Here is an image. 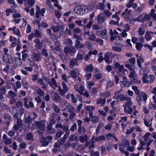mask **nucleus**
Here are the masks:
<instances>
[{
    "instance_id": "aec40b11",
    "label": "nucleus",
    "mask_w": 156,
    "mask_h": 156,
    "mask_svg": "<svg viewBox=\"0 0 156 156\" xmlns=\"http://www.w3.org/2000/svg\"><path fill=\"white\" fill-rule=\"evenodd\" d=\"M133 111V108L131 107L126 108V106H124V112L125 113L127 114H131Z\"/></svg>"
},
{
    "instance_id": "c03bdc74",
    "label": "nucleus",
    "mask_w": 156,
    "mask_h": 156,
    "mask_svg": "<svg viewBox=\"0 0 156 156\" xmlns=\"http://www.w3.org/2000/svg\"><path fill=\"white\" fill-rule=\"evenodd\" d=\"M109 33L110 35L111 36L110 40L111 41H113L115 39L116 37L115 36H113V32L112 29H110V31L109 32Z\"/></svg>"
},
{
    "instance_id": "c9c22d12",
    "label": "nucleus",
    "mask_w": 156,
    "mask_h": 156,
    "mask_svg": "<svg viewBox=\"0 0 156 156\" xmlns=\"http://www.w3.org/2000/svg\"><path fill=\"white\" fill-rule=\"evenodd\" d=\"M90 156H99V153L98 151L95 152L94 150H92L90 152Z\"/></svg>"
},
{
    "instance_id": "423d86ee",
    "label": "nucleus",
    "mask_w": 156,
    "mask_h": 156,
    "mask_svg": "<svg viewBox=\"0 0 156 156\" xmlns=\"http://www.w3.org/2000/svg\"><path fill=\"white\" fill-rule=\"evenodd\" d=\"M143 16V14L139 15L137 18L136 20L139 22H144L145 21H147L150 19V16L149 14H146L144 16Z\"/></svg>"
},
{
    "instance_id": "9b49d317",
    "label": "nucleus",
    "mask_w": 156,
    "mask_h": 156,
    "mask_svg": "<svg viewBox=\"0 0 156 156\" xmlns=\"http://www.w3.org/2000/svg\"><path fill=\"white\" fill-rule=\"evenodd\" d=\"M78 62L77 59L73 58L72 59L70 62L69 66L71 69L73 68L75 66V65H77Z\"/></svg>"
},
{
    "instance_id": "2f4dec72",
    "label": "nucleus",
    "mask_w": 156,
    "mask_h": 156,
    "mask_svg": "<svg viewBox=\"0 0 156 156\" xmlns=\"http://www.w3.org/2000/svg\"><path fill=\"white\" fill-rule=\"evenodd\" d=\"M112 49L113 51L118 52H120L122 51V48L117 46H112Z\"/></svg>"
},
{
    "instance_id": "e433bc0d",
    "label": "nucleus",
    "mask_w": 156,
    "mask_h": 156,
    "mask_svg": "<svg viewBox=\"0 0 156 156\" xmlns=\"http://www.w3.org/2000/svg\"><path fill=\"white\" fill-rule=\"evenodd\" d=\"M134 112L133 113V114L130 117L132 118L136 119L137 117V114L138 113V111L136 110L135 109H134Z\"/></svg>"
},
{
    "instance_id": "864d4df0",
    "label": "nucleus",
    "mask_w": 156,
    "mask_h": 156,
    "mask_svg": "<svg viewBox=\"0 0 156 156\" xmlns=\"http://www.w3.org/2000/svg\"><path fill=\"white\" fill-rule=\"evenodd\" d=\"M4 143L5 145L10 144L12 143V140L11 138H8L5 139L4 141Z\"/></svg>"
},
{
    "instance_id": "0eeeda50",
    "label": "nucleus",
    "mask_w": 156,
    "mask_h": 156,
    "mask_svg": "<svg viewBox=\"0 0 156 156\" xmlns=\"http://www.w3.org/2000/svg\"><path fill=\"white\" fill-rule=\"evenodd\" d=\"M105 16L103 13H100L97 16V21L99 24H102L105 21Z\"/></svg>"
},
{
    "instance_id": "1a4fd4ad",
    "label": "nucleus",
    "mask_w": 156,
    "mask_h": 156,
    "mask_svg": "<svg viewBox=\"0 0 156 156\" xmlns=\"http://www.w3.org/2000/svg\"><path fill=\"white\" fill-rule=\"evenodd\" d=\"M34 42L36 43L35 46L39 49H41L43 47L42 43L40 42V40L37 38L34 40Z\"/></svg>"
},
{
    "instance_id": "cd10ccee",
    "label": "nucleus",
    "mask_w": 156,
    "mask_h": 156,
    "mask_svg": "<svg viewBox=\"0 0 156 156\" xmlns=\"http://www.w3.org/2000/svg\"><path fill=\"white\" fill-rule=\"evenodd\" d=\"M29 101V99L27 97H25L24 99V105L25 107L27 109H28L29 108V106L27 103Z\"/></svg>"
},
{
    "instance_id": "39448f33",
    "label": "nucleus",
    "mask_w": 156,
    "mask_h": 156,
    "mask_svg": "<svg viewBox=\"0 0 156 156\" xmlns=\"http://www.w3.org/2000/svg\"><path fill=\"white\" fill-rule=\"evenodd\" d=\"M3 62L6 63L11 64L13 61V58L12 56L7 53H4L3 55Z\"/></svg>"
},
{
    "instance_id": "052dcab7",
    "label": "nucleus",
    "mask_w": 156,
    "mask_h": 156,
    "mask_svg": "<svg viewBox=\"0 0 156 156\" xmlns=\"http://www.w3.org/2000/svg\"><path fill=\"white\" fill-rule=\"evenodd\" d=\"M93 22V19H90L89 22L86 25V27L87 28H90Z\"/></svg>"
},
{
    "instance_id": "de8ad7c7",
    "label": "nucleus",
    "mask_w": 156,
    "mask_h": 156,
    "mask_svg": "<svg viewBox=\"0 0 156 156\" xmlns=\"http://www.w3.org/2000/svg\"><path fill=\"white\" fill-rule=\"evenodd\" d=\"M106 137L107 139H108L109 137H113L116 141H118V139L116 138V137L115 136H114L113 135H112V134L110 133H108Z\"/></svg>"
},
{
    "instance_id": "f257e3e1",
    "label": "nucleus",
    "mask_w": 156,
    "mask_h": 156,
    "mask_svg": "<svg viewBox=\"0 0 156 156\" xmlns=\"http://www.w3.org/2000/svg\"><path fill=\"white\" fill-rule=\"evenodd\" d=\"M132 89L134 91L135 93L137 95L136 100L138 105H140L142 102V99L144 102L146 101L147 97V95L143 92L140 91L137 87L132 86Z\"/></svg>"
},
{
    "instance_id": "58836bf2",
    "label": "nucleus",
    "mask_w": 156,
    "mask_h": 156,
    "mask_svg": "<svg viewBox=\"0 0 156 156\" xmlns=\"http://www.w3.org/2000/svg\"><path fill=\"white\" fill-rule=\"evenodd\" d=\"M145 38L147 41L150 40L151 39V37L148 31H147L146 33Z\"/></svg>"
},
{
    "instance_id": "412c9836",
    "label": "nucleus",
    "mask_w": 156,
    "mask_h": 156,
    "mask_svg": "<svg viewBox=\"0 0 156 156\" xmlns=\"http://www.w3.org/2000/svg\"><path fill=\"white\" fill-rule=\"evenodd\" d=\"M106 98H104L103 99H102L101 98H100L98 99L97 100V104H101V106H103L105 102Z\"/></svg>"
},
{
    "instance_id": "4468645a",
    "label": "nucleus",
    "mask_w": 156,
    "mask_h": 156,
    "mask_svg": "<svg viewBox=\"0 0 156 156\" xmlns=\"http://www.w3.org/2000/svg\"><path fill=\"white\" fill-rule=\"evenodd\" d=\"M54 99L55 101L56 102L59 101L60 103L62 102L63 100L61 99L59 94L57 93H55L54 95Z\"/></svg>"
},
{
    "instance_id": "a878e982",
    "label": "nucleus",
    "mask_w": 156,
    "mask_h": 156,
    "mask_svg": "<svg viewBox=\"0 0 156 156\" xmlns=\"http://www.w3.org/2000/svg\"><path fill=\"white\" fill-rule=\"evenodd\" d=\"M93 69V67L91 64H89L85 68L84 70L86 72H92Z\"/></svg>"
},
{
    "instance_id": "6e6552de",
    "label": "nucleus",
    "mask_w": 156,
    "mask_h": 156,
    "mask_svg": "<svg viewBox=\"0 0 156 156\" xmlns=\"http://www.w3.org/2000/svg\"><path fill=\"white\" fill-rule=\"evenodd\" d=\"M119 83L122 87H128L132 85L131 82L128 80L126 81H121Z\"/></svg>"
},
{
    "instance_id": "f704fd0d",
    "label": "nucleus",
    "mask_w": 156,
    "mask_h": 156,
    "mask_svg": "<svg viewBox=\"0 0 156 156\" xmlns=\"http://www.w3.org/2000/svg\"><path fill=\"white\" fill-rule=\"evenodd\" d=\"M29 65L31 66H34L35 65V60L34 59H29Z\"/></svg>"
},
{
    "instance_id": "13d9d810",
    "label": "nucleus",
    "mask_w": 156,
    "mask_h": 156,
    "mask_svg": "<svg viewBox=\"0 0 156 156\" xmlns=\"http://www.w3.org/2000/svg\"><path fill=\"white\" fill-rule=\"evenodd\" d=\"M37 93L40 96H42L43 95L44 93V92L41 89H38L37 90Z\"/></svg>"
},
{
    "instance_id": "5701e85b",
    "label": "nucleus",
    "mask_w": 156,
    "mask_h": 156,
    "mask_svg": "<svg viewBox=\"0 0 156 156\" xmlns=\"http://www.w3.org/2000/svg\"><path fill=\"white\" fill-rule=\"evenodd\" d=\"M51 124H49L47 126L48 132L50 133H54L55 132V129L52 127Z\"/></svg>"
},
{
    "instance_id": "8fccbe9b",
    "label": "nucleus",
    "mask_w": 156,
    "mask_h": 156,
    "mask_svg": "<svg viewBox=\"0 0 156 156\" xmlns=\"http://www.w3.org/2000/svg\"><path fill=\"white\" fill-rule=\"evenodd\" d=\"M138 34L140 35H143L145 33V30L142 28H140L138 29Z\"/></svg>"
},
{
    "instance_id": "3c124183",
    "label": "nucleus",
    "mask_w": 156,
    "mask_h": 156,
    "mask_svg": "<svg viewBox=\"0 0 156 156\" xmlns=\"http://www.w3.org/2000/svg\"><path fill=\"white\" fill-rule=\"evenodd\" d=\"M65 140L63 138H60L58 140V142L60 145H63L65 144Z\"/></svg>"
},
{
    "instance_id": "4c0bfd02",
    "label": "nucleus",
    "mask_w": 156,
    "mask_h": 156,
    "mask_svg": "<svg viewBox=\"0 0 156 156\" xmlns=\"http://www.w3.org/2000/svg\"><path fill=\"white\" fill-rule=\"evenodd\" d=\"M77 138V136L75 135H71L69 137V140L70 141H74Z\"/></svg>"
},
{
    "instance_id": "ddd939ff",
    "label": "nucleus",
    "mask_w": 156,
    "mask_h": 156,
    "mask_svg": "<svg viewBox=\"0 0 156 156\" xmlns=\"http://www.w3.org/2000/svg\"><path fill=\"white\" fill-rule=\"evenodd\" d=\"M75 47L76 48L79 49L83 48L84 46L80 41L76 40L75 41Z\"/></svg>"
},
{
    "instance_id": "7ed1b4c3",
    "label": "nucleus",
    "mask_w": 156,
    "mask_h": 156,
    "mask_svg": "<svg viewBox=\"0 0 156 156\" xmlns=\"http://www.w3.org/2000/svg\"><path fill=\"white\" fill-rule=\"evenodd\" d=\"M142 79L144 83H148L149 82L150 83H153L155 79V76L153 75H148L147 73L143 74Z\"/></svg>"
},
{
    "instance_id": "c85d7f7f",
    "label": "nucleus",
    "mask_w": 156,
    "mask_h": 156,
    "mask_svg": "<svg viewBox=\"0 0 156 156\" xmlns=\"http://www.w3.org/2000/svg\"><path fill=\"white\" fill-rule=\"evenodd\" d=\"M106 32V31L105 30L102 32L101 34V35L102 38L107 40L108 39V35Z\"/></svg>"
},
{
    "instance_id": "20e7f679",
    "label": "nucleus",
    "mask_w": 156,
    "mask_h": 156,
    "mask_svg": "<svg viewBox=\"0 0 156 156\" xmlns=\"http://www.w3.org/2000/svg\"><path fill=\"white\" fill-rule=\"evenodd\" d=\"M46 121L44 120L39 121H35V124L37 126L38 129L41 131H44L45 129V122Z\"/></svg>"
},
{
    "instance_id": "338daca9",
    "label": "nucleus",
    "mask_w": 156,
    "mask_h": 156,
    "mask_svg": "<svg viewBox=\"0 0 156 156\" xmlns=\"http://www.w3.org/2000/svg\"><path fill=\"white\" fill-rule=\"evenodd\" d=\"M149 108L155 110L156 109V104H152V103L150 104L149 105Z\"/></svg>"
},
{
    "instance_id": "680f3d73",
    "label": "nucleus",
    "mask_w": 156,
    "mask_h": 156,
    "mask_svg": "<svg viewBox=\"0 0 156 156\" xmlns=\"http://www.w3.org/2000/svg\"><path fill=\"white\" fill-rule=\"evenodd\" d=\"M77 147H78L77 148V149L78 151L84 150L85 148V147L83 146L82 145H78Z\"/></svg>"
},
{
    "instance_id": "5fc2aeb1",
    "label": "nucleus",
    "mask_w": 156,
    "mask_h": 156,
    "mask_svg": "<svg viewBox=\"0 0 156 156\" xmlns=\"http://www.w3.org/2000/svg\"><path fill=\"white\" fill-rule=\"evenodd\" d=\"M66 42L67 44L69 47H71L72 45V41L71 39L69 38H68L66 40Z\"/></svg>"
},
{
    "instance_id": "e2e57ef3",
    "label": "nucleus",
    "mask_w": 156,
    "mask_h": 156,
    "mask_svg": "<svg viewBox=\"0 0 156 156\" xmlns=\"http://www.w3.org/2000/svg\"><path fill=\"white\" fill-rule=\"evenodd\" d=\"M71 99L72 102L74 103H76L77 102V99L75 98L74 95L73 94H71Z\"/></svg>"
},
{
    "instance_id": "69168bd1",
    "label": "nucleus",
    "mask_w": 156,
    "mask_h": 156,
    "mask_svg": "<svg viewBox=\"0 0 156 156\" xmlns=\"http://www.w3.org/2000/svg\"><path fill=\"white\" fill-rule=\"evenodd\" d=\"M113 85V82L109 81L107 83V86L106 88L108 89L109 88H110L112 87Z\"/></svg>"
},
{
    "instance_id": "4d7b16f0",
    "label": "nucleus",
    "mask_w": 156,
    "mask_h": 156,
    "mask_svg": "<svg viewBox=\"0 0 156 156\" xmlns=\"http://www.w3.org/2000/svg\"><path fill=\"white\" fill-rule=\"evenodd\" d=\"M78 132L80 133H81L82 132V131L84 132V133L85 132V129L83 128V126H78Z\"/></svg>"
},
{
    "instance_id": "6ab92c4d",
    "label": "nucleus",
    "mask_w": 156,
    "mask_h": 156,
    "mask_svg": "<svg viewBox=\"0 0 156 156\" xmlns=\"http://www.w3.org/2000/svg\"><path fill=\"white\" fill-rule=\"evenodd\" d=\"M52 30L55 32H58L59 30L61 29L63 30V27L62 26H52L51 28Z\"/></svg>"
},
{
    "instance_id": "ea45409f",
    "label": "nucleus",
    "mask_w": 156,
    "mask_h": 156,
    "mask_svg": "<svg viewBox=\"0 0 156 156\" xmlns=\"http://www.w3.org/2000/svg\"><path fill=\"white\" fill-rule=\"evenodd\" d=\"M27 139L28 140H33L34 138L32 134L31 133H28L27 135Z\"/></svg>"
},
{
    "instance_id": "473e14b6",
    "label": "nucleus",
    "mask_w": 156,
    "mask_h": 156,
    "mask_svg": "<svg viewBox=\"0 0 156 156\" xmlns=\"http://www.w3.org/2000/svg\"><path fill=\"white\" fill-rule=\"evenodd\" d=\"M27 128L29 130H32L35 128V126L33 123L31 122L28 124Z\"/></svg>"
},
{
    "instance_id": "393cba45",
    "label": "nucleus",
    "mask_w": 156,
    "mask_h": 156,
    "mask_svg": "<svg viewBox=\"0 0 156 156\" xmlns=\"http://www.w3.org/2000/svg\"><path fill=\"white\" fill-rule=\"evenodd\" d=\"M122 16L125 19L128 20L130 16V14L129 12H123L122 14Z\"/></svg>"
},
{
    "instance_id": "09e8293b",
    "label": "nucleus",
    "mask_w": 156,
    "mask_h": 156,
    "mask_svg": "<svg viewBox=\"0 0 156 156\" xmlns=\"http://www.w3.org/2000/svg\"><path fill=\"white\" fill-rule=\"evenodd\" d=\"M129 62L131 63L132 66H133L135 62V58L134 57L130 58L129 59Z\"/></svg>"
},
{
    "instance_id": "7c9ffc66",
    "label": "nucleus",
    "mask_w": 156,
    "mask_h": 156,
    "mask_svg": "<svg viewBox=\"0 0 156 156\" xmlns=\"http://www.w3.org/2000/svg\"><path fill=\"white\" fill-rule=\"evenodd\" d=\"M105 137L103 135H101L98 137L95 138L96 141L98 142L101 141V140H104L105 139Z\"/></svg>"
},
{
    "instance_id": "9d476101",
    "label": "nucleus",
    "mask_w": 156,
    "mask_h": 156,
    "mask_svg": "<svg viewBox=\"0 0 156 156\" xmlns=\"http://www.w3.org/2000/svg\"><path fill=\"white\" fill-rule=\"evenodd\" d=\"M45 137H42L40 140V142L42 144V146L43 147L47 146L49 144V141L47 140Z\"/></svg>"
},
{
    "instance_id": "bb28decb",
    "label": "nucleus",
    "mask_w": 156,
    "mask_h": 156,
    "mask_svg": "<svg viewBox=\"0 0 156 156\" xmlns=\"http://www.w3.org/2000/svg\"><path fill=\"white\" fill-rule=\"evenodd\" d=\"M87 140V136L86 135H84V136H81L80 137V140L82 143H83L85 140V142H86Z\"/></svg>"
},
{
    "instance_id": "774afa93",
    "label": "nucleus",
    "mask_w": 156,
    "mask_h": 156,
    "mask_svg": "<svg viewBox=\"0 0 156 156\" xmlns=\"http://www.w3.org/2000/svg\"><path fill=\"white\" fill-rule=\"evenodd\" d=\"M0 93L1 94H4L6 92V90L5 87H2L0 89Z\"/></svg>"
},
{
    "instance_id": "f3484780",
    "label": "nucleus",
    "mask_w": 156,
    "mask_h": 156,
    "mask_svg": "<svg viewBox=\"0 0 156 156\" xmlns=\"http://www.w3.org/2000/svg\"><path fill=\"white\" fill-rule=\"evenodd\" d=\"M114 98L116 99H119L121 101H123L126 100L125 96L121 94H119L118 95L115 96Z\"/></svg>"
},
{
    "instance_id": "72a5a7b5",
    "label": "nucleus",
    "mask_w": 156,
    "mask_h": 156,
    "mask_svg": "<svg viewBox=\"0 0 156 156\" xmlns=\"http://www.w3.org/2000/svg\"><path fill=\"white\" fill-rule=\"evenodd\" d=\"M58 92L62 96H63L64 94L66 92V90L62 89L60 86L59 87Z\"/></svg>"
},
{
    "instance_id": "4be33fe9",
    "label": "nucleus",
    "mask_w": 156,
    "mask_h": 156,
    "mask_svg": "<svg viewBox=\"0 0 156 156\" xmlns=\"http://www.w3.org/2000/svg\"><path fill=\"white\" fill-rule=\"evenodd\" d=\"M88 38L91 41H95L97 39L95 34L93 32L91 33L90 35L89 36Z\"/></svg>"
},
{
    "instance_id": "dca6fc26",
    "label": "nucleus",
    "mask_w": 156,
    "mask_h": 156,
    "mask_svg": "<svg viewBox=\"0 0 156 156\" xmlns=\"http://www.w3.org/2000/svg\"><path fill=\"white\" fill-rule=\"evenodd\" d=\"M32 56L34 60L36 61H39L41 59V55L37 53L36 52L33 53Z\"/></svg>"
},
{
    "instance_id": "b1692460",
    "label": "nucleus",
    "mask_w": 156,
    "mask_h": 156,
    "mask_svg": "<svg viewBox=\"0 0 156 156\" xmlns=\"http://www.w3.org/2000/svg\"><path fill=\"white\" fill-rule=\"evenodd\" d=\"M51 39L53 40V41L55 44L57 46H58L59 45V42L57 38H56L55 36L53 34H52L50 35Z\"/></svg>"
},
{
    "instance_id": "2eb2a0df",
    "label": "nucleus",
    "mask_w": 156,
    "mask_h": 156,
    "mask_svg": "<svg viewBox=\"0 0 156 156\" xmlns=\"http://www.w3.org/2000/svg\"><path fill=\"white\" fill-rule=\"evenodd\" d=\"M104 60L107 63L109 64L112 62V59H111L108 52L105 53V54Z\"/></svg>"
},
{
    "instance_id": "49530a36",
    "label": "nucleus",
    "mask_w": 156,
    "mask_h": 156,
    "mask_svg": "<svg viewBox=\"0 0 156 156\" xmlns=\"http://www.w3.org/2000/svg\"><path fill=\"white\" fill-rule=\"evenodd\" d=\"M25 122L28 124L32 122L31 118L30 116H28L25 119Z\"/></svg>"
},
{
    "instance_id": "603ef678",
    "label": "nucleus",
    "mask_w": 156,
    "mask_h": 156,
    "mask_svg": "<svg viewBox=\"0 0 156 156\" xmlns=\"http://www.w3.org/2000/svg\"><path fill=\"white\" fill-rule=\"evenodd\" d=\"M22 84L24 88L26 89H27L28 88L29 86V83L27 81L23 82Z\"/></svg>"
},
{
    "instance_id": "0e129e2a",
    "label": "nucleus",
    "mask_w": 156,
    "mask_h": 156,
    "mask_svg": "<svg viewBox=\"0 0 156 156\" xmlns=\"http://www.w3.org/2000/svg\"><path fill=\"white\" fill-rule=\"evenodd\" d=\"M15 134V132L14 130H10L8 131V134L10 137L13 136Z\"/></svg>"
},
{
    "instance_id": "f8f14e48",
    "label": "nucleus",
    "mask_w": 156,
    "mask_h": 156,
    "mask_svg": "<svg viewBox=\"0 0 156 156\" xmlns=\"http://www.w3.org/2000/svg\"><path fill=\"white\" fill-rule=\"evenodd\" d=\"M48 84H50L53 88L55 89L57 87L56 81L54 78H52L51 80L48 82Z\"/></svg>"
},
{
    "instance_id": "a19ab883",
    "label": "nucleus",
    "mask_w": 156,
    "mask_h": 156,
    "mask_svg": "<svg viewBox=\"0 0 156 156\" xmlns=\"http://www.w3.org/2000/svg\"><path fill=\"white\" fill-rule=\"evenodd\" d=\"M143 45L142 44L138 42L136 43V49L139 51H140L141 48L143 47Z\"/></svg>"
},
{
    "instance_id": "c756f323",
    "label": "nucleus",
    "mask_w": 156,
    "mask_h": 156,
    "mask_svg": "<svg viewBox=\"0 0 156 156\" xmlns=\"http://www.w3.org/2000/svg\"><path fill=\"white\" fill-rule=\"evenodd\" d=\"M86 46L88 49L92 50L93 48V44L90 42H87L86 44Z\"/></svg>"
},
{
    "instance_id": "bf43d9fd",
    "label": "nucleus",
    "mask_w": 156,
    "mask_h": 156,
    "mask_svg": "<svg viewBox=\"0 0 156 156\" xmlns=\"http://www.w3.org/2000/svg\"><path fill=\"white\" fill-rule=\"evenodd\" d=\"M42 54L45 57H47L48 56V53L45 49L43 48L42 49Z\"/></svg>"
},
{
    "instance_id": "a211bd4d",
    "label": "nucleus",
    "mask_w": 156,
    "mask_h": 156,
    "mask_svg": "<svg viewBox=\"0 0 156 156\" xmlns=\"http://www.w3.org/2000/svg\"><path fill=\"white\" fill-rule=\"evenodd\" d=\"M144 6V4H141L140 6H138L136 10L135 11V12L137 14H139L140 13L141 11L143 9Z\"/></svg>"
},
{
    "instance_id": "6e6d98bb",
    "label": "nucleus",
    "mask_w": 156,
    "mask_h": 156,
    "mask_svg": "<svg viewBox=\"0 0 156 156\" xmlns=\"http://www.w3.org/2000/svg\"><path fill=\"white\" fill-rule=\"evenodd\" d=\"M91 120L93 122L95 123L98 122V117L94 116L91 118Z\"/></svg>"
},
{
    "instance_id": "a18cd8bd",
    "label": "nucleus",
    "mask_w": 156,
    "mask_h": 156,
    "mask_svg": "<svg viewBox=\"0 0 156 156\" xmlns=\"http://www.w3.org/2000/svg\"><path fill=\"white\" fill-rule=\"evenodd\" d=\"M8 94L12 98L17 96L16 94L12 90H10L8 92Z\"/></svg>"
},
{
    "instance_id": "37998d69",
    "label": "nucleus",
    "mask_w": 156,
    "mask_h": 156,
    "mask_svg": "<svg viewBox=\"0 0 156 156\" xmlns=\"http://www.w3.org/2000/svg\"><path fill=\"white\" fill-rule=\"evenodd\" d=\"M17 125L20 126V127H22L23 125L22 120L20 118L17 119Z\"/></svg>"
},
{
    "instance_id": "f03ea898",
    "label": "nucleus",
    "mask_w": 156,
    "mask_h": 156,
    "mask_svg": "<svg viewBox=\"0 0 156 156\" xmlns=\"http://www.w3.org/2000/svg\"><path fill=\"white\" fill-rule=\"evenodd\" d=\"M74 10L76 14L82 15L85 13L87 11V8L84 5H78L74 8Z\"/></svg>"
},
{
    "instance_id": "79ce46f5",
    "label": "nucleus",
    "mask_w": 156,
    "mask_h": 156,
    "mask_svg": "<svg viewBox=\"0 0 156 156\" xmlns=\"http://www.w3.org/2000/svg\"><path fill=\"white\" fill-rule=\"evenodd\" d=\"M70 75L71 77H72L73 79H76L77 77L76 73L75 71L73 70L70 73Z\"/></svg>"
}]
</instances>
